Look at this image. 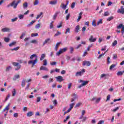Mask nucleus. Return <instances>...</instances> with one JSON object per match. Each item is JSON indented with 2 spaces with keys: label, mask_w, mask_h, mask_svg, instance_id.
Returning <instances> with one entry per match:
<instances>
[{
  "label": "nucleus",
  "mask_w": 124,
  "mask_h": 124,
  "mask_svg": "<svg viewBox=\"0 0 124 124\" xmlns=\"http://www.w3.org/2000/svg\"><path fill=\"white\" fill-rule=\"evenodd\" d=\"M121 32L122 33V35H124V25L122 24H120L118 26H117V29H122Z\"/></svg>",
  "instance_id": "5"
},
{
  "label": "nucleus",
  "mask_w": 124,
  "mask_h": 124,
  "mask_svg": "<svg viewBox=\"0 0 124 124\" xmlns=\"http://www.w3.org/2000/svg\"><path fill=\"white\" fill-rule=\"evenodd\" d=\"M113 19H114V16H110L107 18V20L110 22V21H111V20H113Z\"/></svg>",
  "instance_id": "32"
},
{
  "label": "nucleus",
  "mask_w": 124,
  "mask_h": 124,
  "mask_svg": "<svg viewBox=\"0 0 124 124\" xmlns=\"http://www.w3.org/2000/svg\"><path fill=\"white\" fill-rule=\"evenodd\" d=\"M66 5H64V4L63 3H61L60 5V7H61L63 9H65V8H66Z\"/></svg>",
  "instance_id": "25"
},
{
  "label": "nucleus",
  "mask_w": 124,
  "mask_h": 124,
  "mask_svg": "<svg viewBox=\"0 0 124 124\" xmlns=\"http://www.w3.org/2000/svg\"><path fill=\"white\" fill-rule=\"evenodd\" d=\"M104 16H109V12H105L104 13Z\"/></svg>",
  "instance_id": "51"
},
{
  "label": "nucleus",
  "mask_w": 124,
  "mask_h": 124,
  "mask_svg": "<svg viewBox=\"0 0 124 124\" xmlns=\"http://www.w3.org/2000/svg\"><path fill=\"white\" fill-rule=\"evenodd\" d=\"M83 65L84 66L86 65V66H90L91 65V62L89 61H84L83 62Z\"/></svg>",
  "instance_id": "8"
},
{
  "label": "nucleus",
  "mask_w": 124,
  "mask_h": 124,
  "mask_svg": "<svg viewBox=\"0 0 124 124\" xmlns=\"http://www.w3.org/2000/svg\"><path fill=\"white\" fill-rule=\"evenodd\" d=\"M61 34H62V32L57 31V32L55 34L54 36H58V35H61Z\"/></svg>",
  "instance_id": "40"
},
{
  "label": "nucleus",
  "mask_w": 124,
  "mask_h": 124,
  "mask_svg": "<svg viewBox=\"0 0 124 124\" xmlns=\"http://www.w3.org/2000/svg\"><path fill=\"white\" fill-rule=\"evenodd\" d=\"M99 24H102V19H100L97 22V26H98Z\"/></svg>",
  "instance_id": "49"
},
{
  "label": "nucleus",
  "mask_w": 124,
  "mask_h": 124,
  "mask_svg": "<svg viewBox=\"0 0 124 124\" xmlns=\"http://www.w3.org/2000/svg\"><path fill=\"white\" fill-rule=\"evenodd\" d=\"M110 95L109 94L107 96V100H106V101H108L110 100Z\"/></svg>",
  "instance_id": "58"
},
{
  "label": "nucleus",
  "mask_w": 124,
  "mask_h": 124,
  "mask_svg": "<svg viewBox=\"0 0 124 124\" xmlns=\"http://www.w3.org/2000/svg\"><path fill=\"white\" fill-rule=\"evenodd\" d=\"M34 23H35V20H32L30 24L27 25V27H31V26L33 25Z\"/></svg>",
  "instance_id": "24"
},
{
  "label": "nucleus",
  "mask_w": 124,
  "mask_h": 124,
  "mask_svg": "<svg viewBox=\"0 0 124 124\" xmlns=\"http://www.w3.org/2000/svg\"><path fill=\"white\" fill-rule=\"evenodd\" d=\"M18 116H19V114H18V113H15L14 114V117H15V118H18Z\"/></svg>",
  "instance_id": "59"
},
{
  "label": "nucleus",
  "mask_w": 124,
  "mask_h": 124,
  "mask_svg": "<svg viewBox=\"0 0 124 124\" xmlns=\"http://www.w3.org/2000/svg\"><path fill=\"white\" fill-rule=\"evenodd\" d=\"M81 105H82V103H78V104H77L75 106V108H77V107H80V106H81Z\"/></svg>",
  "instance_id": "43"
},
{
  "label": "nucleus",
  "mask_w": 124,
  "mask_h": 124,
  "mask_svg": "<svg viewBox=\"0 0 124 124\" xmlns=\"http://www.w3.org/2000/svg\"><path fill=\"white\" fill-rule=\"evenodd\" d=\"M70 53L71 54H72L73 53V51L74 50V48L72 47H70Z\"/></svg>",
  "instance_id": "56"
},
{
  "label": "nucleus",
  "mask_w": 124,
  "mask_h": 124,
  "mask_svg": "<svg viewBox=\"0 0 124 124\" xmlns=\"http://www.w3.org/2000/svg\"><path fill=\"white\" fill-rule=\"evenodd\" d=\"M16 43H17L16 42H13L10 43V44H9V47H12L13 46H15V45H16Z\"/></svg>",
  "instance_id": "21"
},
{
  "label": "nucleus",
  "mask_w": 124,
  "mask_h": 124,
  "mask_svg": "<svg viewBox=\"0 0 124 124\" xmlns=\"http://www.w3.org/2000/svg\"><path fill=\"white\" fill-rule=\"evenodd\" d=\"M34 58H35L34 60H31L28 62L29 64H32V67H33L34 65L37 63L38 60L37 59V55L36 54H32L30 56V60H32Z\"/></svg>",
  "instance_id": "1"
},
{
  "label": "nucleus",
  "mask_w": 124,
  "mask_h": 124,
  "mask_svg": "<svg viewBox=\"0 0 124 124\" xmlns=\"http://www.w3.org/2000/svg\"><path fill=\"white\" fill-rule=\"evenodd\" d=\"M4 40L5 42L8 43L10 41V39L9 38H4Z\"/></svg>",
  "instance_id": "37"
},
{
  "label": "nucleus",
  "mask_w": 124,
  "mask_h": 124,
  "mask_svg": "<svg viewBox=\"0 0 124 124\" xmlns=\"http://www.w3.org/2000/svg\"><path fill=\"white\" fill-rule=\"evenodd\" d=\"M33 115V112L29 111L27 113V117H31Z\"/></svg>",
  "instance_id": "20"
},
{
  "label": "nucleus",
  "mask_w": 124,
  "mask_h": 124,
  "mask_svg": "<svg viewBox=\"0 0 124 124\" xmlns=\"http://www.w3.org/2000/svg\"><path fill=\"white\" fill-rule=\"evenodd\" d=\"M19 78H20V75H17L14 76L13 80L16 81V80H17V79H19Z\"/></svg>",
  "instance_id": "22"
},
{
  "label": "nucleus",
  "mask_w": 124,
  "mask_h": 124,
  "mask_svg": "<svg viewBox=\"0 0 124 124\" xmlns=\"http://www.w3.org/2000/svg\"><path fill=\"white\" fill-rule=\"evenodd\" d=\"M18 17L20 19H23L24 18V15H19L18 16Z\"/></svg>",
  "instance_id": "52"
},
{
  "label": "nucleus",
  "mask_w": 124,
  "mask_h": 124,
  "mask_svg": "<svg viewBox=\"0 0 124 124\" xmlns=\"http://www.w3.org/2000/svg\"><path fill=\"white\" fill-rule=\"evenodd\" d=\"M118 12H119L120 13H121L122 14H124V8H123V6L121 7V9H119L118 11Z\"/></svg>",
  "instance_id": "19"
},
{
  "label": "nucleus",
  "mask_w": 124,
  "mask_h": 124,
  "mask_svg": "<svg viewBox=\"0 0 124 124\" xmlns=\"http://www.w3.org/2000/svg\"><path fill=\"white\" fill-rule=\"evenodd\" d=\"M50 40H51V38H50L46 39L43 43V46H44L46 44H47V43H50L49 42H50Z\"/></svg>",
  "instance_id": "10"
},
{
  "label": "nucleus",
  "mask_w": 124,
  "mask_h": 124,
  "mask_svg": "<svg viewBox=\"0 0 124 124\" xmlns=\"http://www.w3.org/2000/svg\"><path fill=\"white\" fill-rule=\"evenodd\" d=\"M89 41L90 42H95L96 41V38H93V36L91 35L90 38H89Z\"/></svg>",
  "instance_id": "9"
},
{
  "label": "nucleus",
  "mask_w": 124,
  "mask_h": 124,
  "mask_svg": "<svg viewBox=\"0 0 124 124\" xmlns=\"http://www.w3.org/2000/svg\"><path fill=\"white\" fill-rule=\"evenodd\" d=\"M85 72V69H83L81 71L77 72L76 74V76H82V75H83V74Z\"/></svg>",
  "instance_id": "4"
},
{
  "label": "nucleus",
  "mask_w": 124,
  "mask_h": 124,
  "mask_svg": "<svg viewBox=\"0 0 124 124\" xmlns=\"http://www.w3.org/2000/svg\"><path fill=\"white\" fill-rule=\"evenodd\" d=\"M23 8H27L28 7V2H25L23 4Z\"/></svg>",
  "instance_id": "31"
},
{
  "label": "nucleus",
  "mask_w": 124,
  "mask_h": 124,
  "mask_svg": "<svg viewBox=\"0 0 124 124\" xmlns=\"http://www.w3.org/2000/svg\"><path fill=\"white\" fill-rule=\"evenodd\" d=\"M40 23L37 24L35 25V29H39L40 28Z\"/></svg>",
  "instance_id": "50"
},
{
  "label": "nucleus",
  "mask_w": 124,
  "mask_h": 124,
  "mask_svg": "<svg viewBox=\"0 0 124 124\" xmlns=\"http://www.w3.org/2000/svg\"><path fill=\"white\" fill-rule=\"evenodd\" d=\"M57 2L58 1H57V0H52L50 1L49 4H51L52 5H55V4H57Z\"/></svg>",
  "instance_id": "15"
},
{
  "label": "nucleus",
  "mask_w": 124,
  "mask_h": 124,
  "mask_svg": "<svg viewBox=\"0 0 124 124\" xmlns=\"http://www.w3.org/2000/svg\"><path fill=\"white\" fill-rule=\"evenodd\" d=\"M67 33H70V28H68L66 29V31L65 32V34H67Z\"/></svg>",
  "instance_id": "27"
},
{
  "label": "nucleus",
  "mask_w": 124,
  "mask_h": 124,
  "mask_svg": "<svg viewBox=\"0 0 124 124\" xmlns=\"http://www.w3.org/2000/svg\"><path fill=\"white\" fill-rule=\"evenodd\" d=\"M74 105H75V104H74V103H72V104H71L70 105V108L73 109Z\"/></svg>",
  "instance_id": "53"
},
{
  "label": "nucleus",
  "mask_w": 124,
  "mask_h": 124,
  "mask_svg": "<svg viewBox=\"0 0 124 124\" xmlns=\"http://www.w3.org/2000/svg\"><path fill=\"white\" fill-rule=\"evenodd\" d=\"M61 42H59V43H57L56 45V46H55V51H58V49L59 48V46H60V45L61 44Z\"/></svg>",
  "instance_id": "18"
},
{
  "label": "nucleus",
  "mask_w": 124,
  "mask_h": 124,
  "mask_svg": "<svg viewBox=\"0 0 124 124\" xmlns=\"http://www.w3.org/2000/svg\"><path fill=\"white\" fill-rule=\"evenodd\" d=\"M43 62H44L43 65L46 66V65H47V64L48 62L47 61V60L45 59V60L43 61Z\"/></svg>",
  "instance_id": "38"
},
{
  "label": "nucleus",
  "mask_w": 124,
  "mask_h": 124,
  "mask_svg": "<svg viewBox=\"0 0 124 124\" xmlns=\"http://www.w3.org/2000/svg\"><path fill=\"white\" fill-rule=\"evenodd\" d=\"M107 62H108V64L110 63V62H111V61H110V57H108V59L107 60Z\"/></svg>",
  "instance_id": "63"
},
{
  "label": "nucleus",
  "mask_w": 124,
  "mask_h": 124,
  "mask_svg": "<svg viewBox=\"0 0 124 124\" xmlns=\"http://www.w3.org/2000/svg\"><path fill=\"white\" fill-rule=\"evenodd\" d=\"M104 55H105V52H104V53L103 54H100L99 55V56L97 57V59L98 60H99L100 59H101V58L103 56H104Z\"/></svg>",
  "instance_id": "42"
},
{
  "label": "nucleus",
  "mask_w": 124,
  "mask_h": 124,
  "mask_svg": "<svg viewBox=\"0 0 124 124\" xmlns=\"http://www.w3.org/2000/svg\"><path fill=\"white\" fill-rule=\"evenodd\" d=\"M56 79L57 81H58V82H62V81H63V78H62V77L61 76L56 77Z\"/></svg>",
  "instance_id": "7"
},
{
  "label": "nucleus",
  "mask_w": 124,
  "mask_h": 124,
  "mask_svg": "<svg viewBox=\"0 0 124 124\" xmlns=\"http://www.w3.org/2000/svg\"><path fill=\"white\" fill-rule=\"evenodd\" d=\"M51 65H56V64H57V62H52L50 63Z\"/></svg>",
  "instance_id": "61"
},
{
  "label": "nucleus",
  "mask_w": 124,
  "mask_h": 124,
  "mask_svg": "<svg viewBox=\"0 0 124 124\" xmlns=\"http://www.w3.org/2000/svg\"><path fill=\"white\" fill-rule=\"evenodd\" d=\"M38 36V33H37L31 34V37H34V36Z\"/></svg>",
  "instance_id": "44"
},
{
  "label": "nucleus",
  "mask_w": 124,
  "mask_h": 124,
  "mask_svg": "<svg viewBox=\"0 0 124 124\" xmlns=\"http://www.w3.org/2000/svg\"><path fill=\"white\" fill-rule=\"evenodd\" d=\"M1 31H2L3 32L10 31V29L8 28H4L2 29Z\"/></svg>",
  "instance_id": "12"
},
{
  "label": "nucleus",
  "mask_w": 124,
  "mask_h": 124,
  "mask_svg": "<svg viewBox=\"0 0 124 124\" xmlns=\"http://www.w3.org/2000/svg\"><path fill=\"white\" fill-rule=\"evenodd\" d=\"M119 109H120V107H116L113 110V112H116L117 110H119Z\"/></svg>",
  "instance_id": "60"
},
{
  "label": "nucleus",
  "mask_w": 124,
  "mask_h": 124,
  "mask_svg": "<svg viewBox=\"0 0 124 124\" xmlns=\"http://www.w3.org/2000/svg\"><path fill=\"white\" fill-rule=\"evenodd\" d=\"M75 4H76V2H73V3H72L71 5V8L73 9L74 8V7H75Z\"/></svg>",
  "instance_id": "28"
},
{
  "label": "nucleus",
  "mask_w": 124,
  "mask_h": 124,
  "mask_svg": "<svg viewBox=\"0 0 124 124\" xmlns=\"http://www.w3.org/2000/svg\"><path fill=\"white\" fill-rule=\"evenodd\" d=\"M9 106H10V104H9L7 106L5 107V108L4 109V111H5L6 110L7 111H8L9 110Z\"/></svg>",
  "instance_id": "36"
},
{
  "label": "nucleus",
  "mask_w": 124,
  "mask_h": 124,
  "mask_svg": "<svg viewBox=\"0 0 124 124\" xmlns=\"http://www.w3.org/2000/svg\"><path fill=\"white\" fill-rule=\"evenodd\" d=\"M22 87H24L26 86V79H24L21 82Z\"/></svg>",
  "instance_id": "23"
},
{
  "label": "nucleus",
  "mask_w": 124,
  "mask_h": 124,
  "mask_svg": "<svg viewBox=\"0 0 124 124\" xmlns=\"http://www.w3.org/2000/svg\"><path fill=\"white\" fill-rule=\"evenodd\" d=\"M11 69H12V67H11V66H9L6 67V71H9L10 70H11Z\"/></svg>",
  "instance_id": "29"
},
{
  "label": "nucleus",
  "mask_w": 124,
  "mask_h": 124,
  "mask_svg": "<svg viewBox=\"0 0 124 124\" xmlns=\"http://www.w3.org/2000/svg\"><path fill=\"white\" fill-rule=\"evenodd\" d=\"M118 44V41L117 40H114V42L112 43V47L116 46Z\"/></svg>",
  "instance_id": "26"
},
{
  "label": "nucleus",
  "mask_w": 124,
  "mask_h": 124,
  "mask_svg": "<svg viewBox=\"0 0 124 124\" xmlns=\"http://www.w3.org/2000/svg\"><path fill=\"white\" fill-rule=\"evenodd\" d=\"M60 14V12H56L55 14L53 16V20H56L57 19V17H58V15Z\"/></svg>",
  "instance_id": "11"
},
{
  "label": "nucleus",
  "mask_w": 124,
  "mask_h": 124,
  "mask_svg": "<svg viewBox=\"0 0 124 124\" xmlns=\"http://www.w3.org/2000/svg\"><path fill=\"white\" fill-rule=\"evenodd\" d=\"M83 15V12H80L79 14V16L78 18V19L77 20V22H79V21H80V20H81V18H82V15Z\"/></svg>",
  "instance_id": "14"
},
{
  "label": "nucleus",
  "mask_w": 124,
  "mask_h": 124,
  "mask_svg": "<svg viewBox=\"0 0 124 124\" xmlns=\"http://www.w3.org/2000/svg\"><path fill=\"white\" fill-rule=\"evenodd\" d=\"M113 59L114 60H116V59H117L118 58V55L117 54H114L113 55Z\"/></svg>",
  "instance_id": "64"
},
{
  "label": "nucleus",
  "mask_w": 124,
  "mask_h": 124,
  "mask_svg": "<svg viewBox=\"0 0 124 124\" xmlns=\"http://www.w3.org/2000/svg\"><path fill=\"white\" fill-rule=\"evenodd\" d=\"M116 66V64H113L112 65H111V66L109 67V69L111 70L113 69V68H114V67H115Z\"/></svg>",
  "instance_id": "47"
},
{
  "label": "nucleus",
  "mask_w": 124,
  "mask_h": 124,
  "mask_svg": "<svg viewBox=\"0 0 124 124\" xmlns=\"http://www.w3.org/2000/svg\"><path fill=\"white\" fill-rule=\"evenodd\" d=\"M43 14V13L41 12L39 15H38L37 16V17H36V19L37 20V19L39 18L40 17H41V16H42Z\"/></svg>",
  "instance_id": "34"
},
{
  "label": "nucleus",
  "mask_w": 124,
  "mask_h": 124,
  "mask_svg": "<svg viewBox=\"0 0 124 124\" xmlns=\"http://www.w3.org/2000/svg\"><path fill=\"white\" fill-rule=\"evenodd\" d=\"M82 84V86H86V85H87V84H89V81H83V82Z\"/></svg>",
  "instance_id": "41"
},
{
  "label": "nucleus",
  "mask_w": 124,
  "mask_h": 124,
  "mask_svg": "<svg viewBox=\"0 0 124 124\" xmlns=\"http://www.w3.org/2000/svg\"><path fill=\"white\" fill-rule=\"evenodd\" d=\"M17 4L16 0H14L11 4V6L13 7L15 9L17 8Z\"/></svg>",
  "instance_id": "6"
},
{
  "label": "nucleus",
  "mask_w": 124,
  "mask_h": 124,
  "mask_svg": "<svg viewBox=\"0 0 124 124\" xmlns=\"http://www.w3.org/2000/svg\"><path fill=\"white\" fill-rule=\"evenodd\" d=\"M67 51V47H64L63 48H61L59 51L57 52L56 56H60V55H61V54H62V53H64Z\"/></svg>",
  "instance_id": "2"
},
{
  "label": "nucleus",
  "mask_w": 124,
  "mask_h": 124,
  "mask_svg": "<svg viewBox=\"0 0 124 124\" xmlns=\"http://www.w3.org/2000/svg\"><path fill=\"white\" fill-rule=\"evenodd\" d=\"M40 70H45V71H49V69H48V68L43 66H41Z\"/></svg>",
  "instance_id": "13"
},
{
  "label": "nucleus",
  "mask_w": 124,
  "mask_h": 124,
  "mask_svg": "<svg viewBox=\"0 0 124 124\" xmlns=\"http://www.w3.org/2000/svg\"><path fill=\"white\" fill-rule=\"evenodd\" d=\"M70 17V14H68L66 16V20H68Z\"/></svg>",
  "instance_id": "62"
},
{
  "label": "nucleus",
  "mask_w": 124,
  "mask_h": 124,
  "mask_svg": "<svg viewBox=\"0 0 124 124\" xmlns=\"http://www.w3.org/2000/svg\"><path fill=\"white\" fill-rule=\"evenodd\" d=\"M20 48V47L17 46L16 47H14V48L11 49V51H18V50H19V49Z\"/></svg>",
  "instance_id": "33"
},
{
  "label": "nucleus",
  "mask_w": 124,
  "mask_h": 124,
  "mask_svg": "<svg viewBox=\"0 0 124 124\" xmlns=\"http://www.w3.org/2000/svg\"><path fill=\"white\" fill-rule=\"evenodd\" d=\"M54 105H57L58 104V101H57V100L55 99L53 101Z\"/></svg>",
  "instance_id": "55"
},
{
  "label": "nucleus",
  "mask_w": 124,
  "mask_h": 124,
  "mask_svg": "<svg viewBox=\"0 0 124 124\" xmlns=\"http://www.w3.org/2000/svg\"><path fill=\"white\" fill-rule=\"evenodd\" d=\"M69 119H70V116L68 115L66 117V119L64 120L63 122L64 123H65V122L67 121Z\"/></svg>",
  "instance_id": "45"
},
{
  "label": "nucleus",
  "mask_w": 124,
  "mask_h": 124,
  "mask_svg": "<svg viewBox=\"0 0 124 124\" xmlns=\"http://www.w3.org/2000/svg\"><path fill=\"white\" fill-rule=\"evenodd\" d=\"M12 64H13V65H14V66H17V67L15 69V70H16V71L19 70V69H20L21 68V65H19V63H18V62H13Z\"/></svg>",
  "instance_id": "3"
},
{
  "label": "nucleus",
  "mask_w": 124,
  "mask_h": 124,
  "mask_svg": "<svg viewBox=\"0 0 124 124\" xmlns=\"http://www.w3.org/2000/svg\"><path fill=\"white\" fill-rule=\"evenodd\" d=\"M92 26H93V27H96V23H95V19H94L92 21Z\"/></svg>",
  "instance_id": "39"
},
{
  "label": "nucleus",
  "mask_w": 124,
  "mask_h": 124,
  "mask_svg": "<svg viewBox=\"0 0 124 124\" xmlns=\"http://www.w3.org/2000/svg\"><path fill=\"white\" fill-rule=\"evenodd\" d=\"M79 30H80V26L77 25L75 28V32H79Z\"/></svg>",
  "instance_id": "17"
},
{
  "label": "nucleus",
  "mask_w": 124,
  "mask_h": 124,
  "mask_svg": "<svg viewBox=\"0 0 124 124\" xmlns=\"http://www.w3.org/2000/svg\"><path fill=\"white\" fill-rule=\"evenodd\" d=\"M45 58H46V55L45 54H42L41 55V58H40V61L42 62V61H43Z\"/></svg>",
  "instance_id": "16"
},
{
  "label": "nucleus",
  "mask_w": 124,
  "mask_h": 124,
  "mask_svg": "<svg viewBox=\"0 0 124 124\" xmlns=\"http://www.w3.org/2000/svg\"><path fill=\"white\" fill-rule=\"evenodd\" d=\"M122 75H123V72L122 71H119L117 73V76H122Z\"/></svg>",
  "instance_id": "46"
},
{
  "label": "nucleus",
  "mask_w": 124,
  "mask_h": 124,
  "mask_svg": "<svg viewBox=\"0 0 124 124\" xmlns=\"http://www.w3.org/2000/svg\"><path fill=\"white\" fill-rule=\"evenodd\" d=\"M12 95L13 96H15V95H16V89H13V91H12Z\"/></svg>",
  "instance_id": "30"
},
{
  "label": "nucleus",
  "mask_w": 124,
  "mask_h": 124,
  "mask_svg": "<svg viewBox=\"0 0 124 124\" xmlns=\"http://www.w3.org/2000/svg\"><path fill=\"white\" fill-rule=\"evenodd\" d=\"M104 124V121L101 120V121H99L97 124Z\"/></svg>",
  "instance_id": "54"
},
{
  "label": "nucleus",
  "mask_w": 124,
  "mask_h": 124,
  "mask_svg": "<svg viewBox=\"0 0 124 124\" xmlns=\"http://www.w3.org/2000/svg\"><path fill=\"white\" fill-rule=\"evenodd\" d=\"M30 83H28L27 85V86L25 88V91H28L29 90V88H30Z\"/></svg>",
  "instance_id": "57"
},
{
  "label": "nucleus",
  "mask_w": 124,
  "mask_h": 124,
  "mask_svg": "<svg viewBox=\"0 0 124 124\" xmlns=\"http://www.w3.org/2000/svg\"><path fill=\"white\" fill-rule=\"evenodd\" d=\"M39 3V1L38 0H35L33 2V5H37Z\"/></svg>",
  "instance_id": "35"
},
{
  "label": "nucleus",
  "mask_w": 124,
  "mask_h": 124,
  "mask_svg": "<svg viewBox=\"0 0 124 124\" xmlns=\"http://www.w3.org/2000/svg\"><path fill=\"white\" fill-rule=\"evenodd\" d=\"M93 47V45H89L88 47H87V51H90L91 50V48Z\"/></svg>",
  "instance_id": "48"
}]
</instances>
